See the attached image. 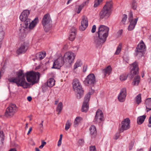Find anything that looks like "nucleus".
Masks as SVG:
<instances>
[{
	"instance_id": "obj_22",
	"label": "nucleus",
	"mask_w": 151,
	"mask_h": 151,
	"mask_svg": "<svg viewBox=\"0 0 151 151\" xmlns=\"http://www.w3.org/2000/svg\"><path fill=\"white\" fill-rule=\"evenodd\" d=\"M38 22V18H36L33 20L31 22L30 20V22L28 24L27 27H29L30 29H32L37 24Z\"/></svg>"
},
{
	"instance_id": "obj_64",
	"label": "nucleus",
	"mask_w": 151,
	"mask_h": 151,
	"mask_svg": "<svg viewBox=\"0 0 151 151\" xmlns=\"http://www.w3.org/2000/svg\"><path fill=\"white\" fill-rule=\"evenodd\" d=\"M35 150H36V151H40L39 149L38 148H35Z\"/></svg>"
},
{
	"instance_id": "obj_4",
	"label": "nucleus",
	"mask_w": 151,
	"mask_h": 151,
	"mask_svg": "<svg viewBox=\"0 0 151 151\" xmlns=\"http://www.w3.org/2000/svg\"><path fill=\"white\" fill-rule=\"evenodd\" d=\"M42 24L45 31L47 32L52 27V21L49 14H47L44 15Z\"/></svg>"
},
{
	"instance_id": "obj_60",
	"label": "nucleus",
	"mask_w": 151,
	"mask_h": 151,
	"mask_svg": "<svg viewBox=\"0 0 151 151\" xmlns=\"http://www.w3.org/2000/svg\"><path fill=\"white\" fill-rule=\"evenodd\" d=\"M44 146L43 145L41 144V145L39 146V148L40 149H42L43 148Z\"/></svg>"
},
{
	"instance_id": "obj_57",
	"label": "nucleus",
	"mask_w": 151,
	"mask_h": 151,
	"mask_svg": "<svg viewBox=\"0 0 151 151\" xmlns=\"http://www.w3.org/2000/svg\"><path fill=\"white\" fill-rule=\"evenodd\" d=\"M39 127H40V129L43 128V124H42V123L40 124H39Z\"/></svg>"
},
{
	"instance_id": "obj_43",
	"label": "nucleus",
	"mask_w": 151,
	"mask_h": 151,
	"mask_svg": "<svg viewBox=\"0 0 151 151\" xmlns=\"http://www.w3.org/2000/svg\"><path fill=\"white\" fill-rule=\"evenodd\" d=\"M134 141H132L130 143L129 145V150L132 149V148L134 145Z\"/></svg>"
},
{
	"instance_id": "obj_38",
	"label": "nucleus",
	"mask_w": 151,
	"mask_h": 151,
	"mask_svg": "<svg viewBox=\"0 0 151 151\" xmlns=\"http://www.w3.org/2000/svg\"><path fill=\"white\" fill-rule=\"evenodd\" d=\"M137 7V3L135 0H133L132 3V9L135 10L136 9Z\"/></svg>"
},
{
	"instance_id": "obj_34",
	"label": "nucleus",
	"mask_w": 151,
	"mask_h": 151,
	"mask_svg": "<svg viewBox=\"0 0 151 151\" xmlns=\"http://www.w3.org/2000/svg\"><path fill=\"white\" fill-rule=\"evenodd\" d=\"M135 101L137 103L139 104L141 102V94H139L135 98Z\"/></svg>"
},
{
	"instance_id": "obj_15",
	"label": "nucleus",
	"mask_w": 151,
	"mask_h": 151,
	"mask_svg": "<svg viewBox=\"0 0 151 151\" xmlns=\"http://www.w3.org/2000/svg\"><path fill=\"white\" fill-rule=\"evenodd\" d=\"M132 67L130 73L132 75V77H133L134 75L137 74L139 72V68L138 67V63L135 62L131 64Z\"/></svg>"
},
{
	"instance_id": "obj_31",
	"label": "nucleus",
	"mask_w": 151,
	"mask_h": 151,
	"mask_svg": "<svg viewBox=\"0 0 151 151\" xmlns=\"http://www.w3.org/2000/svg\"><path fill=\"white\" fill-rule=\"evenodd\" d=\"M122 44L120 43L118 46L116 51H115L114 54L116 55H119L120 52L122 47Z\"/></svg>"
},
{
	"instance_id": "obj_56",
	"label": "nucleus",
	"mask_w": 151,
	"mask_h": 151,
	"mask_svg": "<svg viewBox=\"0 0 151 151\" xmlns=\"http://www.w3.org/2000/svg\"><path fill=\"white\" fill-rule=\"evenodd\" d=\"M122 32H123V30L122 29H121V30H119L118 31V33L120 35H121L122 33Z\"/></svg>"
},
{
	"instance_id": "obj_23",
	"label": "nucleus",
	"mask_w": 151,
	"mask_h": 151,
	"mask_svg": "<svg viewBox=\"0 0 151 151\" xmlns=\"http://www.w3.org/2000/svg\"><path fill=\"white\" fill-rule=\"evenodd\" d=\"M145 103L146 108V111L148 112L151 110V98H147L146 100Z\"/></svg>"
},
{
	"instance_id": "obj_59",
	"label": "nucleus",
	"mask_w": 151,
	"mask_h": 151,
	"mask_svg": "<svg viewBox=\"0 0 151 151\" xmlns=\"http://www.w3.org/2000/svg\"><path fill=\"white\" fill-rule=\"evenodd\" d=\"M44 146L43 145L41 144V145L39 146V148L40 149H42L43 148Z\"/></svg>"
},
{
	"instance_id": "obj_62",
	"label": "nucleus",
	"mask_w": 151,
	"mask_h": 151,
	"mask_svg": "<svg viewBox=\"0 0 151 151\" xmlns=\"http://www.w3.org/2000/svg\"><path fill=\"white\" fill-rule=\"evenodd\" d=\"M58 101H55V105L57 104L58 103Z\"/></svg>"
},
{
	"instance_id": "obj_37",
	"label": "nucleus",
	"mask_w": 151,
	"mask_h": 151,
	"mask_svg": "<svg viewBox=\"0 0 151 151\" xmlns=\"http://www.w3.org/2000/svg\"><path fill=\"white\" fill-rule=\"evenodd\" d=\"M128 76L127 74H122L120 76V79L121 81H124L126 80L127 77Z\"/></svg>"
},
{
	"instance_id": "obj_12",
	"label": "nucleus",
	"mask_w": 151,
	"mask_h": 151,
	"mask_svg": "<svg viewBox=\"0 0 151 151\" xmlns=\"http://www.w3.org/2000/svg\"><path fill=\"white\" fill-rule=\"evenodd\" d=\"M64 63V61L62 58L59 57L55 61L53 64V66L52 68L59 69L63 65Z\"/></svg>"
},
{
	"instance_id": "obj_2",
	"label": "nucleus",
	"mask_w": 151,
	"mask_h": 151,
	"mask_svg": "<svg viewBox=\"0 0 151 151\" xmlns=\"http://www.w3.org/2000/svg\"><path fill=\"white\" fill-rule=\"evenodd\" d=\"M109 31V28L107 27L104 25H100L97 32L99 38L95 40V44L98 46L103 44L106 41L108 35Z\"/></svg>"
},
{
	"instance_id": "obj_25",
	"label": "nucleus",
	"mask_w": 151,
	"mask_h": 151,
	"mask_svg": "<svg viewBox=\"0 0 151 151\" xmlns=\"http://www.w3.org/2000/svg\"><path fill=\"white\" fill-rule=\"evenodd\" d=\"M146 116L145 115L140 116L137 118V122L139 124H142L144 121Z\"/></svg>"
},
{
	"instance_id": "obj_28",
	"label": "nucleus",
	"mask_w": 151,
	"mask_h": 151,
	"mask_svg": "<svg viewBox=\"0 0 151 151\" xmlns=\"http://www.w3.org/2000/svg\"><path fill=\"white\" fill-rule=\"evenodd\" d=\"M55 81L53 78H50L48 79L47 82V86L50 88L52 87L55 85Z\"/></svg>"
},
{
	"instance_id": "obj_48",
	"label": "nucleus",
	"mask_w": 151,
	"mask_h": 151,
	"mask_svg": "<svg viewBox=\"0 0 151 151\" xmlns=\"http://www.w3.org/2000/svg\"><path fill=\"white\" fill-rule=\"evenodd\" d=\"M96 26L95 25H93L92 27V29H91V32L92 33H94L96 32Z\"/></svg>"
},
{
	"instance_id": "obj_47",
	"label": "nucleus",
	"mask_w": 151,
	"mask_h": 151,
	"mask_svg": "<svg viewBox=\"0 0 151 151\" xmlns=\"http://www.w3.org/2000/svg\"><path fill=\"white\" fill-rule=\"evenodd\" d=\"M78 142L80 145H82L84 143V141L83 139H80L79 140Z\"/></svg>"
},
{
	"instance_id": "obj_32",
	"label": "nucleus",
	"mask_w": 151,
	"mask_h": 151,
	"mask_svg": "<svg viewBox=\"0 0 151 151\" xmlns=\"http://www.w3.org/2000/svg\"><path fill=\"white\" fill-rule=\"evenodd\" d=\"M63 104L62 102H60L57 107L56 111L58 112V114H59L62 109Z\"/></svg>"
},
{
	"instance_id": "obj_49",
	"label": "nucleus",
	"mask_w": 151,
	"mask_h": 151,
	"mask_svg": "<svg viewBox=\"0 0 151 151\" xmlns=\"http://www.w3.org/2000/svg\"><path fill=\"white\" fill-rule=\"evenodd\" d=\"M149 124L148 126L149 127H151V115L149 119Z\"/></svg>"
},
{
	"instance_id": "obj_58",
	"label": "nucleus",
	"mask_w": 151,
	"mask_h": 151,
	"mask_svg": "<svg viewBox=\"0 0 151 151\" xmlns=\"http://www.w3.org/2000/svg\"><path fill=\"white\" fill-rule=\"evenodd\" d=\"M9 151H17V150L15 149H11Z\"/></svg>"
},
{
	"instance_id": "obj_14",
	"label": "nucleus",
	"mask_w": 151,
	"mask_h": 151,
	"mask_svg": "<svg viewBox=\"0 0 151 151\" xmlns=\"http://www.w3.org/2000/svg\"><path fill=\"white\" fill-rule=\"evenodd\" d=\"M126 96V89L125 88L121 90L120 93L118 96V99L120 102H123L125 100Z\"/></svg>"
},
{
	"instance_id": "obj_53",
	"label": "nucleus",
	"mask_w": 151,
	"mask_h": 151,
	"mask_svg": "<svg viewBox=\"0 0 151 151\" xmlns=\"http://www.w3.org/2000/svg\"><path fill=\"white\" fill-rule=\"evenodd\" d=\"M62 142L61 141L59 140L58 143V146H60L61 145V144Z\"/></svg>"
},
{
	"instance_id": "obj_7",
	"label": "nucleus",
	"mask_w": 151,
	"mask_h": 151,
	"mask_svg": "<svg viewBox=\"0 0 151 151\" xmlns=\"http://www.w3.org/2000/svg\"><path fill=\"white\" fill-rule=\"evenodd\" d=\"M76 56V54L73 52H68L65 54L62 58L64 63L70 64L73 62Z\"/></svg>"
},
{
	"instance_id": "obj_33",
	"label": "nucleus",
	"mask_w": 151,
	"mask_h": 151,
	"mask_svg": "<svg viewBox=\"0 0 151 151\" xmlns=\"http://www.w3.org/2000/svg\"><path fill=\"white\" fill-rule=\"evenodd\" d=\"M5 35V32L3 31L2 28L0 27V40L2 41Z\"/></svg>"
},
{
	"instance_id": "obj_51",
	"label": "nucleus",
	"mask_w": 151,
	"mask_h": 151,
	"mask_svg": "<svg viewBox=\"0 0 151 151\" xmlns=\"http://www.w3.org/2000/svg\"><path fill=\"white\" fill-rule=\"evenodd\" d=\"M89 1L88 0L86 1H85L82 4H83L84 6L87 5Z\"/></svg>"
},
{
	"instance_id": "obj_30",
	"label": "nucleus",
	"mask_w": 151,
	"mask_h": 151,
	"mask_svg": "<svg viewBox=\"0 0 151 151\" xmlns=\"http://www.w3.org/2000/svg\"><path fill=\"white\" fill-rule=\"evenodd\" d=\"M82 64V62L81 60L79 59L78 60L74 65V70H75L78 67L81 66Z\"/></svg>"
},
{
	"instance_id": "obj_24",
	"label": "nucleus",
	"mask_w": 151,
	"mask_h": 151,
	"mask_svg": "<svg viewBox=\"0 0 151 151\" xmlns=\"http://www.w3.org/2000/svg\"><path fill=\"white\" fill-rule=\"evenodd\" d=\"M90 131V134L92 136V137H93L96 134V128L93 125H91L89 129Z\"/></svg>"
},
{
	"instance_id": "obj_40",
	"label": "nucleus",
	"mask_w": 151,
	"mask_h": 151,
	"mask_svg": "<svg viewBox=\"0 0 151 151\" xmlns=\"http://www.w3.org/2000/svg\"><path fill=\"white\" fill-rule=\"evenodd\" d=\"M123 17L121 21V24H125V23L127 20V15L126 14H124L123 15Z\"/></svg>"
},
{
	"instance_id": "obj_55",
	"label": "nucleus",
	"mask_w": 151,
	"mask_h": 151,
	"mask_svg": "<svg viewBox=\"0 0 151 151\" xmlns=\"http://www.w3.org/2000/svg\"><path fill=\"white\" fill-rule=\"evenodd\" d=\"M46 144V142L43 140L42 141L41 144L44 146Z\"/></svg>"
},
{
	"instance_id": "obj_50",
	"label": "nucleus",
	"mask_w": 151,
	"mask_h": 151,
	"mask_svg": "<svg viewBox=\"0 0 151 151\" xmlns=\"http://www.w3.org/2000/svg\"><path fill=\"white\" fill-rule=\"evenodd\" d=\"M87 65H84L83 66V72H86L87 70Z\"/></svg>"
},
{
	"instance_id": "obj_19",
	"label": "nucleus",
	"mask_w": 151,
	"mask_h": 151,
	"mask_svg": "<svg viewBox=\"0 0 151 151\" xmlns=\"http://www.w3.org/2000/svg\"><path fill=\"white\" fill-rule=\"evenodd\" d=\"M112 70L111 67L109 65L104 69L102 70V73L105 76L109 75L111 73Z\"/></svg>"
},
{
	"instance_id": "obj_29",
	"label": "nucleus",
	"mask_w": 151,
	"mask_h": 151,
	"mask_svg": "<svg viewBox=\"0 0 151 151\" xmlns=\"http://www.w3.org/2000/svg\"><path fill=\"white\" fill-rule=\"evenodd\" d=\"M46 53L45 52H40L36 54V57L40 60H42L45 56Z\"/></svg>"
},
{
	"instance_id": "obj_8",
	"label": "nucleus",
	"mask_w": 151,
	"mask_h": 151,
	"mask_svg": "<svg viewBox=\"0 0 151 151\" xmlns=\"http://www.w3.org/2000/svg\"><path fill=\"white\" fill-rule=\"evenodd\" d=\"M95 82V77L94 74L93 73L88 75L83 82L86 85L90 86H93Z\"/></svg>"
},
{
	"instance_id": "obj_26",
	"label": "nucleus",
	"mask_w": 151,
	"mask_h": 151,
	"mask_svg": "<svg viewBox=\"0 0 151 151\" xmlns=\"http://www.w3.org/2000/svg\"><path fill=\"white\" fill-rule=\"evenodd\" d=\"M140 77L139 76H137L134 78V81L132 83V85L134 86H137L140 81Z\"/></svg>"
},
{
	"instance_id": "obj_17",
	"label": "nucleus",
	"mask_w": 151,
	"mask_h": 151,
	"mask_svg": "<svg viewBox=\"0 0 151 151\" xmlns=\"http://www.w3.org/2000/svg\"><path fill=\"white\" fill-rule=\"evenodd\" d=\"M111 12L106 10L103 9L101 11L99 14L100 18L103 19H107L110 16Z\"/></svg>"
},
{
	"instance_id": "obj_63",
	"label": "nucleus",
	"mask_w": 151,
	"mask_h": 151,
	"mask_svg": "<svg viewBox=\"0 0 151 151\" xmlns=\"http://www.w3.org/2000/svg\"><path fill=\"white\" fill-rule=\"evenodd\" d=\"M28 124L27 123L26 124V126H25V128L26 129L27 128H28Z\"/></svg>"
},
{
	"instance_id": "obj_41",
	"label": "nucleus",
	"mask_w": 151,
	"mask_h": 151,
	"mask_svg": "<svg viewBox=\"0 0 151 151\" xmlns=\"http://www.w3.org/2000/svg\"><path fill=\"white\" fill-rule=\"evenodd\" d=\"M129 22L134 21V19H133V13L132 12L130 11L129 14Z\"/></svg>"
},
{
	"instance_id": "obj_44",
	"label": "nucleus",
	"mask_w": 151,
	"mask_h": 151,
	"mask_svg": "<svg viewBox=\"0 0 151 151\" xmlns=\"http://www.w3.org/2000/svg\"><path fill=\"white\" fill-rule=\"evenodd\" d=\"M90 151H96L95 146H92L89 147Z\"/></svg>"
},
{
	"instance_id": "obj_35",
	"label": "nucleus",
	"mask_w": 151,
	"mask_h": 151,
	"mask_svg": "<svg viewBox=\"0 0 151 151\" xmlns=\"http://www.w3.org/2000/svg\"><path fill=\"white\" fill-rule=\"evenodd\" d=\"M76 37V34L75 33H70L69 37V40L71 41H73Z\"/></svg>"
},
{
	"instance_id": "obj_5",
	"label": "nucleus",
	"mask_w": 151,
	"mask_h": 151,
	"mask_svg": "<svg viewBox=\"0 0 151 151\" xmlns=\"http://www.w3.org/2000/svg\"><path fill=\"white\" fill-rule=\"evenodd\" d=\"M30 14V11L28 10H24L21 14L19 19L20 20L24 22V28L27 27L28 24L30 22V19L28 18V17Z\"/></svg>"
},
{
	"instance_id": "obj_42",
	"label": "nucleus",
	"mask_w": 151,
	"mask_h": 151,
	"mask_svg": "<svg viewBox=\"0 0 151 151\" xmlns=\"http://www.w3.org/2000/svg\"><path fill=\"white\" fill-rule=\"evenodd\" d=\"M83 5L82 4L79 6L77 12V13L78 14H79L80 12L82 10V9H83Z\"/></svg>"
},
{
	"instance_id": "obj_16",
	"label": "nucleus",
	"mask_w": 151,
	"mask_h": 151,
	"mask_svg": "<svg viewBox=\"0 0 151 151\" xmlns=\"http://www.w3.org/2000/svg\"><path fill=\"white\" fill-rule=\"evenodd\" d=\"M28 47V44L26 43H24L22 44L20 47L17 50V53L19 55L24 53L27 51Z\"/></svg>"
},
{
	"instance_id": "obj_61",
	"label": "nucleus",
	"mask_w": 151,
	"mask_h": 151,
	"mask_svg": "<svg viewBox=\"0 0 151 151\" xmlns=\"http://www.w3.org/2000/svg\"><path fill=\"white\" fill-rule=\"evenodd\" d=\"M44 146L43 145L41 144V145L39 146V148L40 149H42L43 148Z\"/></svg>"
},
{
	"instance_id": "obj_52",
	"label": "nucleus",
	"mask_w": 151,
	"mask_h": 151,
	"mask_svg": "<svg viewBox=\"0 0 151 151\" xmlns=\"http://www.w3.org/2000/svg\"><path fill=\"white\" fill-rule=\"evenodd\" d=\"M32 129V127H30L29 129V130L28 132V133H27V134L28 135L29 133H30V132L31 131Z\"/></svg>"
},
{
	"instance_id": "obj_21",
	"label": "nucleus",
	"mask_w": 151,
	"mask_h": 151,
	"mask_svg": "<svg viewBox=\"0 0 151 151\" xmlns=\"http://www.w3.org/2000/svg\"><path fill=\"white\" fill-rule=\"evenodd\" d=\"M138 19V18H136L134 20V21L129 22L130 24L128 27V30L129 31L132 30L135 27Z\"/></svg>"
},
{
	"instance_id": "obj_13",
	"label": "nucleus",
	"mask_w": 151,
	"mask_h": 151,
	"mask_svg": "<svg viewBox=\"0 0 151 151\" xmlns=\"http://www.w3.org/2000/svg\"><path fill=\"white\" fill-rule=\"evenodd\" d=\"M103 113L101 111L100 109H98L96 112L93 122L96 123L100 122L103 120Z\"/></svg>"
},
{
	"instance_id": "obj_1",
	"label": "nucleus",
	"mask_w": 151,
	"mask_h": 151,
	"mask_svg": "<svg viewBox=\"0 0 151 151\" xmlns=\"http://www.w3.org/2000/svg\"><path fill=\"white\" fill-rule=\"evenodd\" d=\"M16 74L17 75V77L9 78L8 81L13 84L16 83L18 86H21L24 88H27L37 83L40 78V73L38 72L31 71L27 72L26 74L27 80L31 83H28L25 81V75L22 70H19L16 72Z\"/></svg>"
},
{
	"instance_id": "obj_39",
	"label": "nucleus",
	"mask_w": 151,
	"mask_h": 151,
	"mask_svg": "<svg viewBox=\"0 0 151 151\" xmlns=\"http://www.w3.org/2000/svg\"><path fill=\"white\" fill-rule=\"evenodd\" d=\"M70 125L71 124L70 123V122L69 121V120H68L65 124V129L66 130L70 128Z\"/></svg>"
},
{
	"instance_id": "obj_46",
	"label": "nucleus",
	"mask_w": 151,
	"mask_h": 151,
	"mask_svg": "<svg viewBox=\"0 0 151 151\" xmlns=\"http://www.w3.org/2000/svg\"><path fill=\"white\" fill-rule=\"evenodd\" d=\"M120 137V135L119 133H116L114 136V138L115 139H118Z\"/></svg>"
},
{
	"instance_id": "obj_54",
	"label": "nucleus",
	"mask_w": 151,
	"mask_h": 151,
	"mask_svg": "<svg viewBox=\"0 0 151 151\" xmlns=\"http://www.w3.org/2000/svg\"><path fill=\"white\" fill-rule=\"evenodd\" d=\"M27 99L28 101H30L32 99V98L31 96H28L27 97Z\"/></svg>"
},
{
	"instance_id": "obj_20",
	"label": "nucleus",
	"mask_w": 151,
	"mask_h": 151,
	"mask_svg": "<svg viewBox=\"0 0 151 151\" xmlns=\"http://www.w3.org/2000/svg\"><path fill=\"white\" fill-rule=\"evenodd\" d=\"M113 7V3L111 1H107L106 2V5L104 6V9L111 12V9Z\"/></svg>"
},
{
	"instance_id": "obj_3",
	"label": "nucleus",
	"mask_w": 151,
	"mask_h": 151,
	"mask_svg": "<svg viewBox=\"0 0 151 151\" xmlns=\"http://www.w3.org/2000/svg\"><path fill=\"white\" fill-rule=\"evenodd\" d=\"M73 87L74 91L77 93L76 96L78 99H80L83 95V90L79 80L76 78L73 80Z\"/></svg>"
},
{
	"instance_id": "obj_27",
	"label": "nucleus",
	"mask_w": 151,
	"mask_h": 151,
	"mask_svg": "<svg viewBox=\"0 0 151 151\" xmlns=\"http://www.w3.org/2000/svg\"><path fill=\"white\" fill-rule=\"evenodd\" d=\"M82 119L81 117L80 116L77 117L74 122V126L75 127H77Z\"/></svg>"
},
{
	"instance_id": "obj_6",
	"label": "nucleus",
	"mask_w": 151,
	"mask_h": 151,
	"mask_svg": "<svg viewBox=\"0 0 151 151\" xmlns=\"http://www.w3.org/2000/svg\"><path fill=\"white\" fill-rule=\"evenodd\" d=\"M93 92V91H92L91 92H89L86 95L81 108V111L82 112H86L89 109L88 102L90 98V95L92 94Z\"/></svg>"
},
{
	"instance_id": "obj_45",
	"label": "nucleus",
	"mask_w": 151,
	"mask_h": 151,
	"mask_svg": "<svg viewBox=\"0 0 151 151\" xmlns=\"http://www.w3.org/2000/svg\"><path fill=\"white\" fill-rule=\"evenodd\" d=\"M76 29L75 27H73L70 29V33H75L76 34Z\"/></svg>"
},
{
	"instance_id": "obj_11",
	"label": "nucleus",
	"mask_w": 151,
	"mask_h": 151,
	"mask_svg": "<svg viewBox=\"0 0 151 151\" xmlns=\"http://www.w3.org/2000/svg\"><path fill=\"white\" fill-rule=\"evenodd\" d=\"M130 120L128 118H126L122 121L121 127L119 129L120 132H122L124 130H126L130 127Z\"/></svg>"
},
{
	"instance_id": "obj_36",
	"label": "nucleus",
	"mask_w": 151,
	"mask_h": 151,
	"mask_svg": "<svg viewBox=\"0 0 151 151\" xmlns=\"http://www.w3.org/2000/svg\"><path fill=\"white\" fill-rule=\"evenodd\" d=\"M103 0H95L94 1V7H96L98 6L102 1Z\"/></svg>"
},
{
	"instance_id": "obj_18",
	"label": "nucleus",
	"mask_w": 151,
	"mask_h": 151,
	"mask_svg": "<svg viewBox=\"0 0 151 151\" xmlns=\"http://www.w3.org/2000/svg\"><path fill=\"white\" fill-rule=\"evenodd\" d=\"M81 26L80 29L82 31L84 30L88 26V20L87 17H84L81 22Z\"/></svg>"
},
{
	"instance_id": "obj_10",
	"label": "nucleus",
	"mask_w": 151,
	"mask_h": 151,
	"mask_svg": "<svg viewBox=\"0 0 151 151\" xmlns=\"http://www.w3.org/2000/svg\"><path fill=\"white\" fill-rule=\"evenodd\" d=\"M145 48L146 47L144 43L142 41H141L136 47L134 55L135 56H137L138 54L142 55V53L146 50Z\"/></svg>"
},
{
	"instance_id": "obj_9",
	"label": "nucleus",
	"mask_w": 151,
	"mask_h": 151,
	"mask_svg": "<svg viewBox=\"0 0 151 151\" xmlns=\"http://www.w3.org/2000/svg\"><path fill=\"white\" fill-rule=\"evenodd\" d=\"M17 107L14 104H11L6 110L5 113V116L7 117L12 116L17 112Z\"/></svg>"
}]
</instances>
